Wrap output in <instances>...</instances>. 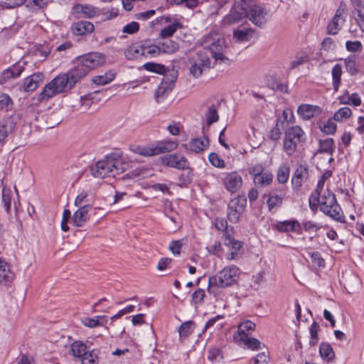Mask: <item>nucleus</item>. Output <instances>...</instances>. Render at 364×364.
Here are the masks:
<instances>
[{
  "instance_id": "1",
  "label": "nucleus",
  "mask_w": 364,
  "mask_h": 364,
  "mask_svg": "<svg viewBox=\"0 0 364 364\" xmlns=\"http://www.w3.org/2000/svg\"><path fill=\"white\" fill-rule=\"evenodd\" d=\"M105 62V55L100 53H90L78 57L75 65L66 73L70 84L73 86L82 79L92 69L102 65Z\"/></svg>"
},
{
  "instance_id": "2",
  "label": "nucleus",
  "mask_w": 364,
  "mask_h": 364,
  "mask_svg": "<svg viewBox=\"0 0 364 364\" xmlns=\"http://www.w3.org/2000/svg\"><path fill=\"white\" fill-rule=\"evenodd\" d=\"M125 170V164L113 157H107L90 166V171L95 178H115Z\"/></svg>"
},
{
  "instance_id": "3",
  "label": "nucleus",
  "mask_w": 364,
  "mask_h": 364,
  "mask_svg": "<svg viewBox=\"0 0 364 364\" xmlns=\"http://www.w3.org/2000/svg\"><path fill=\"white\" fill-rule=\"evenodd\" d=\"M200 43L203 46L202 50H207L208 55L210 54L216 63L220 61L225 64L230 63V60L223 55L225 48V39L220 33L211 31L203 36Z\"/></svg>"
},
{
  "instance_id": "4",
  "label": "nucleus",
  "mask_w": 364,
  "mask_h": 364,
  "mask_svg": "<svg viewBox=\"0 0 364 364\" xmlns=\"http://www.w3.org/2000/svg\"><path fill=\"white\" fill-rule=\"evenodd\" d=\"M178 143L173 140L157 141L146 145L132 144L129 146L130 151L142 156H154L175 150Z\"/></svg>"
},
{
  "instance_id": "5",
  "label": "nucleus",
  "mask_w": 364,
  "mask_h": 364,
  "mask_svg": "<svg viewBox=\"0 0 364 364\" xmlns=\"http://www.w3.org/2000/svg\"><path fill=\"white\" fill-rule=\"evenodd\" d=\"M73 87L66 73L60 74L44 87L39 94L38 101L47 102L56 95L70 90Z\"/></svg>"
},
{
  "instance_id": "6",
  "label": "nucleus",
  "mask_w": 364,
  "mask_h": 364,
  "mask_svg": "<svg viewBox=\"0 0 364 364\" xmlns=\"http://www.w3.org/2000/svg\"><path fill=\"white\" fill-rule=\"evenodd\" d=\"M240 274V270L236 266L223 268L216 275L209 278L208 290L210 291L212 287L225 288L233 285L237 282Z\"/></svg>"
},
{
  "instance_id": "7",
  "label": "nucleus",
  "mask_w": 364,
  "mask_h": 364,
  "mask_svg": "<svg viewBox=\"0 0 364 364\" xmlns=\"http://www.w3.org/2000/svg\"><path fill=\"white\" fill-rule=\"evenodd\" d=\"M190 74L195 78L200 77L203 72L210 69L211 61L208 51L200 50L190 55L186 63Z\"/></svg>"
},
{
  "instance_id": "8",
  "label": "nucleus",
  "mask_w": 364,
  "mask_h": 364,
  "mask_svg": "<svg viewBox=\"0 0 364 364\" xmlns=\"http://www.w3.org/2000/svg\"><path fill=\"white\" fill-rule=\"evenodd\" d=\"M304 141V132L302 129L299 126H292L285 131L284 150L290 156L296 151L298 144Z\"/></svg>"
},
{
  "instance_id": "9",
  "label": "nucleus",
  "mask_w": 364,
  "mask_h": 364,
  "mask_svg": "<svg viewBox=\"0 0 364 364\" xmlns=\"http://www.w3.org/2000/svg\"><path fill=\"white\" fill-rule=\"evenodd\" d=\"M320 210L325 215L330 216L334 220L340 219V207L336 202L335 195L328 190H326L323 195L319 196Z\"/></svg>"
},
{
  "instance_id": "10",
  "label": "nucleus",
  "mask_w": 364,
  "mask_h": 364,
  "mask_svg": "<svg viewBox=\"0 0 364 364\" xmlns=\"http://www.w3.org/2000/svg\"><path fill=\"white\" fill-rule=\"evenodd\" d=\"M246 198L236 197L230 200L228 205V218L230 223H236L239 221L242 213L246 206Z\"/></svg>"
},
{
  "instance_id": "11",
  "label": "nucleus",
  "mask_w": 364,
  "mask_h": 364,
  "mask_svg": "<svg viewBox=\"0 0 364 364\" xmlns=\"http://www.w3.org/2000/svg\"><path fill=\"white\" fill-rule=\"evenodd\" d=\"M269 12L263 6L255 4L247 13V17L256 26L263 28L268 21Z\"/></svg>"
},
{
  "instance_id": "12",
  "label": "nucleus",
  "mask_w": 364,
  "mask_h": 364,
  "mask_svg": "<svg viewBox=\"0 0 364 364\" xmlns=\"http://www.w3.org/2000/svg\"><path fill=\"white\" fill-rule=\"evenodd\" d=\"M223 183L228 192L235 193L240 191L242 186V178L238 172L232 171L225 175L223 178Z\"/></svg>"
},
{
  "instance_id": "13",
  "label": "nucleus",
  "mask_w": 364,
  "mask_h": 364,
  "mask_svg": "<svg viewBox=\"0 0 364 364\" xmlns=\"http://www.w3.org/2000/svg\"><path fill=\"white\" fill-rule=\"evenodd\" d=\"M162 164L179 170L189 168V162L187 159L179 154H172L164 156L161 159Z\"/></svg>"
},
{
  "instance_id": "14",
  "label": "nucleus",
  "mask_w": 364,
  "mask_h": 364,
  "mask_svg": "<svg viewBox=\"0 0 364 364\" xmlns=\"http://www.w3.org/2000/svg\"><path fill=\"white\" fill-rule=\"evenodd\" d=\"M285 195V189L279 188L272 190L268 194H264L263 196L264 198H267V204L270 212H272L274 209H277L282 206V200Z\"/></svg>"
},
{
  "instance_id": "15",
  "label": "nucleus",
  "mask_w": 364,
  "mask_h": 364,
  "mask_svg": "<svg viewBox=\"0 0 364 364\" xmlns=\"http://www.w3.org/2000/svg\"><path fill=\"white\" fill-rule=\"evenodd\" d=\"M247 17L246 11H242L232 5L229 13L225 15L223 20L222 23L224 26H229L236 23H239L244 18Z\"/></svg>"
},
{
  "instance_id": "16",
  "label": "nucleus",
  "mask_w": 364,
  "mask_h": 364,
  "mask_svg": "<svg viewBox=\"0 0 364 364\" xmlns=\"http://www.w3.org/2000/svg\"><path fill=\"white\" fill-rule=\"evenodd\" d=\"M73 13L79 18H91L101 15V10L88 4H76L73 7Z\"/></svg>"
},
{
  "instance_id": "17",
  "label": "nucleus",
  "mask_w": 364,
  "mask_h": 364,
  "mask_svg": "<svg viewBox=\"0 0 364 364\" xmlns=\"http://www.w3.org/2000/svg\"><path fill=\"white\" fill-rule=\"evenodd\" d=\"M344 12V9L341 7L336 10L334 16L327 26V32L328 34L336 35L341 29L345 21V18L343 16Z\"/></svg>"
},
{
  "instance_id": "18",
  "label": "nucleus",
  "mask_w": 364,
  "mask_h": 364,
  "mask_svg": "<svg viewBox=\"0 0 364 364\" xmlns=\"http://www.w3.org/2000/svg\"><path fill=\"white\" fill-rule=\"evenodd\" d=\"M210 144L209 139L204 136L201 138H193L188 144L183 146L188 150L195 153H201L204 151Z\"/></svg>"
},
{
  "instance_id": "19",
  "label": "nucleus",
  "mask_w": 364,
  "mask_h": 364,
  "mask_svg": "<svg viewBox=\"0 0 364 364\" xmlns=\"http://www.w3.org/2000/svg\"><path fill=\"white\" fill-rule=\"evenodd\" d=\"M90 205L80 206L73 214L72 222L76 227H82L89 219L88 212L91 210Z\"/></svg>"
},
{
  "instance_id": "20",
  "label": "nucleus",
  "mask_w": 364,
  "mask_h": 364,
  "mask_svg": "<svg viewBox=\"0 0 364 364\" xmlns=\"http://www.w3.org/2000/svg\"><path fill=\"white\" fill-rule=\"evenodd\" d=\"M321 108L316 105L304 104L299 106L297 112L304 120L318 116L321 113Z\"/></svg>"
},
{
  "instance_id": "21",
  "label": "nucleus",
  "mask_w": 364,
  "mask_h": 364,
  "mask_svg": "<svg viewBox=\"0 0 364 364\" xmlns=\"http://www.w3.org/2000/svg\"><path fill=\"white\" fill-rule=\"evenodd\" d=\"M234 335V341L240 346H244L245 347L252 350H256L261 348L262 343L257 338H250L247 336Z\"/></svg>"
},
{
  "instance_id": "22",
  "label": "nucleus",
  "mask_w": 364,
  "mask_h": 364,
  "mask_svg": "<svg viewBox=\"0 0 364 364\" xmlns=\"http://www.w3.org/2000/svg\"><path fill=\"white\" fill-rule=\"evenodd\" d=\"M14 277L10 264L6 260L0 258V283L7 284L14 279Z\"/></svg>"
},
{
  "instance_id": "23",
  "label": "nucleus",
  "mask_w": 364,
  "mask_h": 364,
  "mask_svg": "<svg viewBox=\"0 0 364 364\" xmlns=\"http://www.w3.org/2000/svg\"><path fill=\"white\" fill-rule=\"evenodd\" d=\"M16 127L14 120L8 117L0 122V141H4L9 134H11Z\"/></svg>"
},
{
  "instance_id": "24",
  "label": "nucleus",
  "mask_w": 364,
  "mask_h": 364,
  "mask_svg": "<svg viewBox=\"0 0 364 364\" xmlns=\"http://www.w3.org/2000/svg\"><path fill=\"white\" fill-rule=\"evenodd\" d=\"M124 54L126 58L129 60H137L143 56V45L132 44L124 50Z\"/></svg>"
},
{
  "instance_id": "25",
  "label": "nucleus",
  "mask_w": 364,
  "mask_h": 364,
  "mask_svg": "<svg viewBox=\"0 0 364 364\" xmlns=\"http://www.w3.org/2000/svg\"><path fill=\"white\" fill-rule=\"evenodd\" d=\"M72 30L75 35H85L94 31V25L89 21H80L73 24Z\"/></svg>"
},
{
  "instance_id": "26",
  "label": "nucleus",
  "mask_w": 364,
  "mask_h": 364,
  "mask_svg": "<svg viewBox=\"0 0 364 364\" xmlns=\"http://www.w3.org/2000/svg\"><path fill=\"white\" fill-rule=\"evenodd\" d=\"M225 245L231 249V252L227 255L228 260L237 259V252L242 247V244L239 240H235L228 235L225 237Z\"/></svg>"
},
{
  "instance_id": "27",
  "label": "nucleus",
  "mask_w": 364,
  "mask_h": 364,
  "mask_svg": "<svg viewBox=\"0 0 364 364\" xmlns=\"http://www.w3.org/2000/svg\"><path fill=\"white\" fill-rule=\"evenodd\" d=\"M309 170L304 166H299L295 170L292 178V183L296 187H301L304 181L308 178Z\"/></svg>"
},
{
  "instance_id": "28",
  "label": "nucleus",
  "mask_w": 364,
  "mask_h": 364,
  "mask_svg": "<svg viewBox=\"0 0 364 364\" xmlns=\"http://www.w3.org/2000/svg\"><path fill=\"white\" fill-rule=\"evenodd\" d=\"M173 82H168L164 80L158 86L154 97L157 102H160L163 98L167 95L173 89Z\"/></svg>"
},
{
  "instance_id": "29",
  "label": "nucleus",
  "mask_w": 364,
  "mask_h": 364,
  "mask_svg": "<svg viewBox=\"0 0 364 364\" xmlns=\"http://www.w3.org/2000/svg\"><path fill=\"white\" fill-rule=\"evenodd\" d=\"M324 186V180L322 178L318 181L316 188L314 192L311 193L309 199V207L312 210H315L317 209L319 204V196L323 191Z\"/></svg>"
},
{
  "instance_id": "30",
  "label": "nucleus",
  "mask_w": 364,
  "mask_h": 364,
  "mask_svg": "<svg viewBox=\"0 0 364 364\" xmlns=\"http://www.w3.org/2000/svg\"><path fill=\"white\" fill-rule=\"evenodd\" d=\"M275 228L282 232H295L301 228V225L297 220H285L279 222Z\"/></svg>"
},
{
  "instance_id": "31",
  "label": "nucleus",
  "mask_w": 364,
  "mask_h": 364,
  "mask_svg": "<svg viewBox=\"0 0 364 364\" xmlns=\"http://www.w3.org/2000/svg\"><path fill=\"white\" fill-rule=\"evenodd\" d=\"M82 323L88 328L103 326L107 323L106 316H96L93 318L85 317L81 319Z\"/></svg>"
},
{
  "instance_id": "32",
  "label": "nucleus",
  "mask_w": 364,
  "mask_h": 364,
  "mask_svg": "<svg viewBox=\"0 0 364 364\" xmlns=\"http://www.w3.org/2000/svg\"><path fill=\"white\" fill-rule=\"evenodd\" d=\"M42 80V75L40 74H33L26 77L23 82V88L26 92L33 91L38 86L39 82Z\"/></svg>"
},
{
  "instance_id": "33",
  "label": "nucleus",
  "mask_w": 364,
  "mask_h": 364,
  "mask_svg": "<svg viewBox=\"0 0 364 364\" xmlns=\"http://www.w3.org/2000/svg\"><path fill=\"white\" fill-rule=\"evenodd\" d=\"M161 54H172L176 52L179 46L178 43L171 39H166L159 43Z\"/></svg>"
},
{
  "instance_id": "34",
  "label": "nucleus",
  "mask_w": 364,
  "mask_h": 364,
  "mask_svg": "<svg viewBox=\"0 0 364 364\" xmlns=\"http://www.w3.org/2000/svg\"><path fill=\"white\" fill-rule=\"evenodd\" d=\"M273 181V174L271 172L266 171L259 176L253 178V182L257 187H266L269 186Z\"/></svg>"
},
{
  "instance_id": "35",
  "label": "nucleus",
  "mask_w": 364,
  "mask_h": 364,
  "mask_svg": "<svg viewBox=\"0 0 364 364\" xmlns=\"http://www.w3.org/2000/svg\"><path fill=\"white\" fill-rule=\"evenodd\" d=\"M318 144V153L332 155L334 152V141L332 138L321 139L319 140Z\"/></svg>"
},
{
  "instance_id": "36",
  "label": "nucleus",
  "mask_w": 364,
  "mask_h": 364,
  "mask_svg": "<svg viewBox=\"0 0 364 364\" xmlns=\"http://www.w3.org/2000/svg\"><path fill=\"white\" fill-rule=\"evenodd\" d=\"M255 31L252 28L236 29L233 31V38L238 42L248 41L253 36Z\"/></svg>"
},
{
  "instance_id": "37",
  "label": "nucleus",
  "mask_w": 364,
  "mask_h": 364,
  "mask_svg": "<svg viewBox=\"0 0 364 364\" xmlns=\"http://www.w3.org/2000/svg\"><path fill=\"white\" fill-rule=\"evenodd\" d=\"M319 353L321 358L328 363L332 361L335 356L332 347L327 343L320 344Z\"/></svg>"
},
{
  "instance_id": "38",
  "label": "nucleus",
  "mask_w": 364,
  "mask_h": 364,
  "mask_svg": "<svg viewBox=\"0 0 364 364\" xmlns=\"http://www.w3.org/2000/svg\"><path fill=\"white\" fill-rule=\"evenodd\" d=\"M70 350L74 357L80 359L87 351L86 345L80 341H74L70 346Z\"/></svg>"
},
{
  "instance_id": "39",
  "label": "nucleus",
  "mask_w": 364,
  "mask_h": 364,
  "mask_svg": "<svg viewBox=\"0 0 364 364\" xmlns=\"http://www.w3.org/2000/svg\"><path fill=\"white\" fill-rule=\"evenodd\" d=\"M23 70V67L20 65H14L5 70L2 73V77L5 80H9L11 78H15L20 76Z\"/></svg>"
},
{
  "instance_id": "40",
  "label": "nucleus",
  "mask_w": 364,
  "mask_h": 364,
  "mask_svg": "<svg viewBox=\"0 0 364 364\" xmlns=\"http://www.w3.org/2000/svg\"><path fill=\"white\" fill-rule=\"evenodd\" d=\"M255 329V323L250 320H246L241 323L237 329V333L235 335L247 336L252 333Z\"/></svg>"
},
{
  "instance_id": "41",
  "label": "nucleus",
  "mask_w": 364,
  "mask_h": 364,
  "mask_svg": "<svg viewBox=\"0 0 364 364\" xmlns=\"http://www.w3.org/2000/svg\"><path fill=\"white\" fill-rule=\"evenodd\" d=\"M181 27L182 25L181 23L175 21L169 26L161 29L159 36L161 38H167L171 37L175 33V32Z\"/></svg>"
},
{
  "instance_id": "42",
  "label": "nucleus",
  "mask_w": 364,
  "mask_h": 364,
  "mask_svg": "<svg viewBox=\"0 0 364 364\" xmlns=\"http://www.w3.org/2000/svg\"><path fill=\"white\" fill-rule=\"evenodd\" d=\"M115 77L113 72L106 73L102 75H96L92 78V82L98 85H105L112 82Z\"/></svg>"
},
{
  "instance_id": "43",
  "label": "nucleus",
  "mask_w": 364,
  "mask_h": 364,
  "mask_svg": "<svg viewBox=\"0 0 364 364\" xmlns=\"http://www.w3.org/2000/svg\"><path fill=\"white\" fill-rule=\"evenodd\" d=\"M195 325L191 321L182 323L178 328V333L181 338H186L191 335L194 330Z\"/></svg>"
},
{
  "instance_id": "44",
  "label": "nucleus",
  "mask_w": 364,
  "mask_h": 364,
  "mask_svg": "<svg viewBox=\"0 0 364 364\" xmlns=\"http://www.w3.org/2000/svg\"><path fill=\"white\" fill-rule=\"evenodd\" d=\"M342 75V68L340 64H336L332 69L333 86L335 91H338Z\"/></svg>"
},
{
  "instance_id": "45",
  "label": "nucleus",
  "mask_w": 364,
  "mask_h": 364,
  "mask_svg": "<svg viewBox=\"0 0 364 364\" xmlns=\"http://www.w3.org/2000/svg\"><path fill=\"white\" fill-rule=\"evenodd\" d=\"M219 115L215 105H211L208 107L205 113V122L208 126L218 122Z\"/></svg>"
},
{
  "instance_id": "46",
  "label": "nucleus",
  "mask_w": 364,
  "mask_h": 364,
  "mask_svg": "<svg viewBox=\"0 0 364 364\" xmlns=\"http://www.w3.org/2000/svg\"><path fill=\"white\" fill-rule=\"evenodd\" d=\"M82 364H97L98 355L97 350L93 349L90 351H87L85 355L81 358Z\"/></svg>"
},
{
  "instance_id": "47",
  "label": "nucleus",
  "mask_w": 364,
  "mask_h": 364,
  "mask_svg": "<svg viewBox=\"0 0 364 364\" xmlns=\"http://www.w3.org/2000/svg\"><path fill=\"white\" fill-rule=\"evenodd\" d=\"M289 176V166L287 164H282V166H279V168L277 171V178L278 182L279 183H285L288 181Z\"/></svg>"
},
{
  "instance_id": "48",
  "label": "nucleus",
  "mask_w": 364,
  "mask_h": 364,
  "mask_svg": "<svg viewBox=\"0 0 364 364\" xmlns=\"http://www.w3.org/2000/svg\"><path fill=\"white\" fill-rule=\"evenodd\" d=\"M352 114L351 109L348 107H341L333 115L335 121L341 122L344 119L349 118Z\"/></svg>"
},
{
  "instance_id": "49",
  "label": "nucleus",
  "mask_w": 364,
  "mask_h": 364,
  "mask_svg": "<svg viewBox=\"0 0 364 364\" xmlns=\"http://www.w3.org/2000/svg\"><path fill=\"white\" fill-rule=\"evenodd\" d=\"M13 101L6 94L0 95V110L9 111L13 108Z\"/></svg>"
},
{
  "instance_id": "50",
  "label": "nucleus",
  "mask_w": 364,
  "mask_h": 364,
  "mask_svg": "<svg viewBox=\"0 0 364 364\" xmlns=\"http://www.w3.org/2000/svg\"><path fill=\"white\" fill-rule=\"evenodd\" d=\"M143 67L147 71L158 74H164L166 71L164 65L155 63H146Z\"/></svg>"
},
{
  "instance_id": "51",
  "label": "nucleus",
  "mask_w": 364,
  "mask_h": 364,
  "mask_svg": "<svg viewBox=\"0 0 364 364\" xmlns=\"http://www.w3.org/2000/svg\"><path fill=\"white\" fill-rule=\"evenodd\" d=\"M215 228L223 232L224 233V236L226 237L227 235H230L229 232V228L228 225V222L225 218H217L215 220Z\"/></svg>"
},
{
  "instance_id": "52",
  "label": "nucleus",
  "mask_w": 364,
  "mask_h": 364,
  "mask_svg": "<svg viewBox=\"0 0 364 364\" xmlns=\"http://www.w3.org/2000/svg\"><path fill=\"white\" fill-rule=\"evenodd\" d=\"M208 160L210 163L220 168H223L225 167V163L223 159H222L216 153H210L208 156Z\"/></svg>"
},
{
  "instance_id": "53",
  "label": "nucleus",
  "mask_w": 364,
  "mask_h": 364,
  "mask_svg": "<svg viewBox=\"0 0 364 364\" xmlns=\"http://www.w3.org/2000/svg\"><path fill=\"white\" fill-rule=\"evenodd\" d=\"M253 0H235L233 5L242 11L248 12L252 6H255Z\"/></svg>"
},
{
  "instance_id": "54",
  "label": "nucleus",
  "mask_w": 364,
  "mask_h": 364,
  "mask_svg": "<svg viewBox=\"0 0 364 364\" xmlns=\"http://www.w3.org/2000/svg\"><path fill=\"white\" fill-rule=\"evenodd\" d=\"M143 56H157L161 54L159 44L147 46H143Z\"/></svg>"
},
{
  "instance_id": "55",
  "label": "nucleus",
  "mask_w": 364,
  "mask_h": 364,
  "mask_svg": "<svg viewBox=\"0 0 364 364\" xmlns=\"http://www.w3.org/2000/svg\"><path fill=\"white\" fill-rule=\"evenodd\" d=\"M346 70L351 75H355L358 72L356 60L355 58H348L345 60Z\"/></svg>"
},
{
  "instance_id": "56",
  "label": "nucleus",
  "mask_w": 364,
  "mask_h": 364,
  "mask_svg": "<svg viewBox=\"0 0 364 364\" xmlns=\"http://www.w3.org/2000/svg\"><path fill=\"white\" fill-rule=\"evenodd\" d=\"M334 119H328L321 127V131L326 134H333L336 130V124Z\"/></svg>"
},
{
  "instance_id": "57",
  "label": "nucleus",
  "mask_w": 364,
  "mask_h": 364,
  "mask_svg": "<svg viewBox=\"0 0 364 364\" xmlns=\"http://www.w3.org/2000/svg\"><path fill=\"white\" fill-rule=\"evenodd\" d=\"M309 257L311 259V262L314 265L317 266L318 267H324L325 261L321 256V254L318 252H309Z\"/></svg>"
},
{
  "instance_id": "58",
  "label": "nucleus",
  "mask_w": 364,
  "mask_h": 364,
  "mask_svg": "<svg viewBox=\"0 0 364 364\" xmlns=\"http://www.w3.org/2000/svg\"><path fill=\"white\" fill-rule=\"evenodd\" d=\"M301 227H302L306 232H316L321 228V226L317 223L308 220L303 222L301 225Z\"/></svg>"
},
{
  "instance_id": "59",
  "label": "nucleus",
  "mask_w": 364,
  "mask_h": 364,
  "mask_svg": "<svg viewBox=\"0 0 364 364\" xmlns=\"http://www.w3.org/2000/svg\"><path fill=\"white\" fill-rule=\"evenodd\" d=\"M346 48L350 52H360L363 50L362 43L359 41H348L346 43Z\"/></svg>"
},
{
  "instance_id": "60",
  "label": "nucleus",
  "mask_w": 364,
  "mask_h": 364,
  "mask_svg": "<svg viewBox=\"0 0 364 364\" xmlns=\"http://www.w3.org/2000/svg\"><path fill=\"white\" fill-rule=\"evenodd\" d=\"M264 168L262 165V164H256L255 165L251 166L249 169L248 172L250 175L253 176L254 177H256L257 176H259L260 174L264 173Z\"/></svg>"
},
{
  "instance_id": "61",
  "label": "nucleus",
  "mask_w": 364,
  "mask_h": 364,
  "mask_svg": "<svg viewBox=\"0 0 364 364\" xmlns=\"http://www.w3.org/2000/svg\"><path fill=\"white\" fill-rule=\"evenodd\" d=\"M26 0H0V6L6 8H14L21 6Z\"/></svg>"
},
{
  "instance_id": "62",
  "label": "nucleus",
  "mask_w": 364,
  "mask_h": 364,
  "mask_svg": "<svg viewBox=\"0 0 364 364\" xmlns=\"http://www.w3.org/2000/svg\"><path fill=\"white\" fill-rule=\"evenodd\" d=\"M139 29V25L137 22L132 21L126 26H124L122 28V31L125 33L133 34L137 32Z\"/></svg>"
},
{
  "instance_id": "63",
  "label": "nucleus",
  "mask_w": 364,
  "mask_h": 364,
  "mask_svg": "<svg viewBox=\"0 0 364 364\" xmlns=\"http://www.w3.org/2000/svg\"><path fill=\"white\" fill-rule=\"evenodd\" d=\"M252 361L254 364H268L269 356L263 352L257 354Z\"/></svg>"
},
{
  "instance_id": "64",
  "label": "nucleus",
  "mask_w": 364,
  "mask_h": 364,
  "mask_svg": "<svg viewBox=\"0 0 364 364\" xmlns=\"http://www.w3.org/2000/svg\"><path fill=\"white\" fill-rule=\"evenodd\" d=\"M355 19L360 31L364 33V9H358V15Z\"/></svg>"
}]
</instances>
